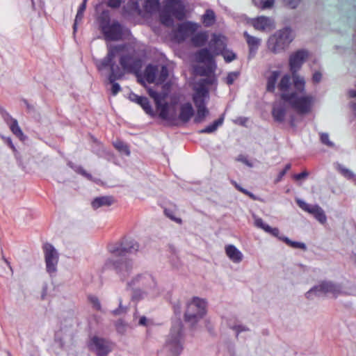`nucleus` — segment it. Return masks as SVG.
I'll use <instances>...</instances> for the list:
<instances>
[{
  "instance_id": "57",
  "label": "nucleus",
  "mask_w": 356,
  "mask_h": 356,
  "mask_svg": "<svg viewBox=\"0 0 356 356\" xmlns=\"http://www.w3.org/2000/svg\"><path fill=\"white\" fill-rule=\"evenodd\" d=\"M107 5H108V6H109L112 8H117L120 6L121 1L120 0H107Z\"/></svg>"
},
{
  "instance_id": "52",
  "label": "nucleus",
  "mask_w": 356,
  "mask_h": 356,
  "mask_svg": "<svg viewBox=\"0 0 356 356\" xmlns=\"http://www.w3.org/2000/svg\"><path fill=\"white\" fill-rule=\"evenodd\" d=\"M266 232L271 234L272 236L277 237L280 240V237H284V236H280V230L277 227L272 228L271 227H267Z\"/></svg>"
},
{
  "instance_id": "12",
  "label": "nucleus",
  "mask_w": 356,
  "mask_h": 356,
  "mask_svg": "<svg viewBox=\"0 0 356 356\" xmlns=\"http://www.w3.org/2000/svg\"><path fill=\"white\" fill-rule=\"evenodd\" d=\"M59 254L55 248L46 243V269L51 276L56 275Z\"/></svg>"
},
{
  "instance_id": "51",
  "label": "nucleus",
  "mask_w": 356,
  "mask_h": 356,
  "mask_svg": "<svg viewBox=\"0 0 356 356\" xmlns=\"http://www.w3.org/2000/svg\"><path fill=\"white\" fill-rule=\"evenodd\" d=\"M239 73L237 72H230L226 77V83L227 85L231 86L234 83V81L238 77Z\"/></svg>"
},
{
  "instance_id": "49",
  "label": "nucleus",
  "mask_w": 356,
  "mask_h": 356,
  "mask_svg": "<svg viewBox=\"0 0 356 356\" xmlns=\"http://www.w3.org/2000/svg\"><path fill=\"white\" fill-rule=\"evenodd\" d=\"M160 19L163 24L165 26H171L173 23V21L172 18L170 17V15L166 14L165 13H162L160 15Z\"/></svg>"
},
{
  "instance_id": "50",
  "label": "nucleus",
  "mask_w": 356,
  "mask_h": 356,
  "mask_svg": "<svg viewBox=\"0 0 356 356\" xmlns=\"http://www.w3.org/2000/svg\"><path fill=\"white\" fill-rule=\"evenodd\" d=\"M223 57H224V59L227 62V63H229V62H232V60H235L236 58V55L235 53H234L233 51H224L222 54H221Z\"/></svg>"
},
{
  "instance_id": "20",
  "label": "nucleus",
  "mask_w": 356,
  "mask_h": 356,
  "mask_svg": "<svg viewBox=\"0 0 356 356\" xmlns=\"http://www.w3.org/2000/svg\"><path fill=\"white\" fill-rule=\"evenodd\" d=\"M136 283H140V284L146 289H154L156 286L154 278L151 275L147 273L136 276L128 284L131 286Z\"/></svg>"
},
{
  "instance_id": "60",
  "label": "nucleus",
  "mask_w": 356,
  "mask_h": 356,
  "mask_svg": "<svg viewBox=\"0 0 356 356\" xmlns=\"http://www.w3.org/2000/svg\"><path fill=\"white\" fill-rule=\"evenodd\" d=\"M285 3L291 8H296L301 0H284Z\"/></svg>"
},
{
  "instance_id": "40",
  "label": "nucleus",
  "mask_w": 356,
  "mask_h": 356,
  "mask_svg": "<svg viewBox=\"0 0 356 356\" xmlns=\"http://www.w3.org/2000/svg\"><path fill=\"white\" fill-rule=\"evenodd\" d=\"M114 147L120 152L127 156L130 155V150L129 146L120 140H118L113 143Z\"/></svg>"
},
{
  "instance_id": "16",
  "label": "nucleus",
  "mask_w": 356,
  "mask_h": 356,
  "mask_svg": "<svg viewBox=\"0 0 356 356\" xmlns=\"http://www.w3.org/2000/svg\"><path fill=\"white\" fill-rule=\"evenodd\" d=\"M308 56V51L304 49L297 51L290 56L289 66L291 73H297Z\"/></svg>"
},
{
  "instance_id": "17",
  "label": "nucleus",
  "mask_w": 356,
  "mask_h": 356,
  "mask_svg": "<svg viewBox=\"0 0 356 356\" xmlns=\"http://www.w3.org/2000/svg\"><path fill=\"white\" fill-rule=\"evenodd\" d=\"M120 63L123 70L129 72H136L141 67V60L131 55L121 56Z\"/></svg>"
},
{
  "instance_id": "36",
  "label": "nucleus",
  "mask_w": 356,
  "mask_h": 356,
  "mask_svg": "<svg viewBox=\"0 0 356 356\" xmlns=\"http://www.w3.org/2000/svg\"><path fill=\"white\" fill-rule=\"evenodd\" d=\"M216 21L215 13L211 10H207L202 15V23L205 26H212Z\"/></svg>"
},
{
  "instance_id": "62",
  "label": "nucleus",
  "mask_w": 356,
  "mask_h": 356,
  "mask_svg": "<svg viewBox=\"0 0 356 356\" xmlns=\"http://www.w3.org/2000/svg\"><path fill=\"white\" fill-rule=\"evenodd\" d=\"M110 83L112 84L111 93L113 95H115L120 90V89H121L120 86L115 81L110 82Z\"/></svg>"
},
{
  "instance_id": "2",
  "label": "nucleus",
  "mask_w": 356,
  "mask_h": 356,
  "mask_svg": "<svg viewBox=\"0 0 356 356\" xmlns=\"http://www.w3.org/2000/svg\"><path fill=\"white\" fill-rule=\"evenodd\" d=\"M182 323L179 320L173 324L163 347V350L168 356H179L182 351Z\"/></svg>"
},
{
  "instance_id": "15",
  "label": "nucleus",
  "mask_w": 356,
  "mask_h": 356,
  "mask_svg": "<svg viewBox=\"0 0 356 356\" xmlns=\"http://www.w3.org/2000/svg\"><path fill=\"white\" fill-rule=\"evenodd\" d=\"M250 24L256 30L262 32H270L275 28L274 20L265 16L252 19Z\"/></svg>"
},
{
  "instance_id": "26",
  "label": "nucleus",
  "mask_w": 356,
  "mask_h": 356,
  "mask_svg": "<svg viewBox=\"0 0 356 356\" xmlns=\"http://www.w3.org/2000/svg\"><path fill=\"white\" fill-rule=\"evenodd\" d=\"M115 202L112 196H101L97 197L92 202V207L94 209H97L102 207H109Z\"/></svg>"
},
{
  "instance_id": "35",
  "label": "nucleus",
  "mask_w": 356,
  "mask_h": 356,
  "mask_svg": "<svg viewBox=\"0 0 356 356\" xmlns=\"http://www.w3.org/2000/svg\"><path fill=\"white\" fill-rule=\"evenodd\" d=\"M280 75L279 71H274L268 76L267 80V90L269 92H273L275 89V84L278 77Z\"/></svg>"
},
{
  "instance_id": "10",
  "label": "nucleus",
  "mask_w": 356,
  "mask_h": 356,
  "mask_svg": "<svg viewBox=\"0 0 356 356\" xmlns=\"http://www.w3.org/2000/svg\"><path fill=\"white\" fill-rule=\"evenodd\" d=\"M139 244L134 239L124 238L120 243L111 248L110 252L114 257H124L127 253H134L139 250Z\"/></svg>"
},
{
  "instance_id": "53",
  "label": "nucleus",
  "mask_w": 356,
  "mask_h": 356,
  "mask_svg": "<svg viewBox=\"0 0 356 356\" xmlns=\"http://www.w3.org/2000/svg\"><path fill=\"white\" fill-rule=\"evenodd\" d=\"M254 225L262 229H264L265 232L267 230V227H269L268 225L266 224L263 220L260 218H254Z\"/></svg>"
},
{
  "instance_id": "25",
  "label": "nucleus",
  "mask_w": 356,
  "mask_h": 356,
  "mask_svg": "<svg viewBox=\"0 0 356 356\" xmlns=\"http://www.w3.org/2000/svg\"><path fill=\"white\" fill-rule=\"evenodd\" d=\"M225 252L229 259L234 263H239L243 260V254L233 245H226Z\"/></svg>"
},
{
  "instance_id": "14",
  "label": "nucleus",
  "mask_w": 356,
  "mask_h": 356,
  "mask_svg": "<svg viewBox=\"0 0 356 356\" xmlns=\"http://www.w3.org/2000/svg\"><path fill=\"white\" fill-rule=\"evenodd\" d=\"M198 26L195 23L186 22L179 24L175 33V38L177 42L184 41L189 35L193 34L197 29Z\"/></svg>"
},
{
  "instance_id": "9",
  "label": "nucleus",
  "mask_w": 356,
  "mask_h": 356,
  "mask_svg": "<svg viewBox=\"0 0 356 356\" xmlns=\"http://www.w3.org/2000/svg\"><path fill=\"white\" fill-rule=\"evenodd\" d=\"M100 26L106 40L118 41L122 39L123 27L118 21L102 22Z\"/></svg>"
},
{
  "instance_id": "64",
  "label": "nucleus",
  "mask_w": 356,
  "mask_h": 356,
  "mask_svg": "<svg viewBox=\"0 0 356 356\" xmlns=\"http://www.w3.org/2000/svg\"><path fill=\"white\" fill-rule=\"evenodd\" d=\"M90 301L92 303L93 307L96 309H97V310H100L101 309V304H100V302H99V301L97 298L92 297V298H90Z\"/></svg>"
},
{
  "instance_id": "27",
  "label": "nucleus",
  "mask_w": 356,
  "mask_h": 356,
  "mask_svg": "<svg viewBox=\"0 0 356 356\" xmlns=\"http://www.w3.org/2000/svg\"><path fill=\"white\" fill-rule=\"evenodd\" d=\"M158 69L156 66L148 65L144 72V77L148 83L157 82Z\"/></svg>"
},
{
  "instance_id": "7",
  "label": "nucleus",
  "mask_w": 356,
  "mask_h": 356,
  "mask_svg": "<svg viewBox=\"0 0 356 356\" xmlns=\"http://www.w3.org/2000/svg\"><path fill=\"white\" fill-rule=\"evenodd\" d=\"M120 257V259H107L104 264V268H113L121 277L122 280H124L130 275L133 268V264L131 260L123 257Z\"/></svg>"
},
{
  "instance_id": "19",
  "label": "nucleus",
  "mask_w": 356,
  "mask_h": 356,
  "mask_svg": "<svg viewBox=\"0 0 356 356\" xmlns=\"http://www.w3.org/2000/svg\"><path fill=\"white\" fill-rule=\"evenodd\" d=\"M226 39L221 35H213L209 42V47L214 55L222 54L226 47Z\"/></svg>"
},
{
  "instance_id": "29",
  "label": "nucleus",
  "mask_w": 356,
  "mask_h": 356,
  "mask_svg": "<svg viewBox=\"0 0 356 356\" xmlns=\"http://www.w3.org/2000/svg\"><path fill=\"white\" fill-rule=\"evenodd\" d=\"M207 40L208 35L205 32L195 33L191 38L192 44L196 47L203 46Z\"/></svg>"
},
{
  "instance_id": "42",
  "label": "nucleus",
  "mask_w": 356,
  "mask_h": 356,
  "mask_svg": "<svg viewBox=\"0 0 356 356\" xmlns=\"http://www.w3.org/2000/svg\"><path fill=\"white\" fill-rule=\"evenodd\" d=\"M148 94L152 99H154L155 104H159V102H163L166 97L165 94L159 93L152 88L148 89Z\"/></svg>"
},
{
  "instance_id": "21",
  "label": "nucleus",
  "mask_w": 356,
  "mask_h": 356,
  "mask_svg": "<svg viewBox=\"0 0 356 356\" xmlns=\"http://www.w3.org/2000/svg\"><path fill=\"white\" fill-rule=\"evenodd\" d=\"M129 99L131 101L134 102L141 106L143 110L151 116H154L155 113L152 109L148 99L145 97L139 96L135 93H130Z\"/></svg>"
},
{
  "instance_id": "38",
  "label": "nucleus",
  "mask_w": 356,
  "mask_h": 356,
  "mask_svg": "<svg viewBox=\"0 0 356 356\" xmlns=\"http://www.w3.org/2000/svg\"><path fill=\"white\" fill-rule=\"evenodd\" d=\"M280 240L284 242L286 245L296 249H301L302 250H307V246L304 243L292 241L287 237H280Z\"/></svg>"
},
{
  "instance_id": "48",
  "label": "nucleus",
  "mask_w": 356,
  "mask_h": 356,
  "mask_svg": "<svg viewBox=\"0 0 356 356\" xmlns=\"http://www.w3.org/2000/svg\"><path fill=\"white\" fill-rule=\"evenodd\" d=\"M0 114L8 126L13 122V120H16V119L12 118V116L2 107H0Z\"/></svg>"
},
{
  "instance_id": "34",
  "label": "nucleus",
  "mask_w": 356,
  "mask_h": 356,
  "mask_svg": "<svg viewBox=\"0 0 356 356\" xmlns=\"http://www.w3.org/2000/svg\"><path fill=\"white\" fill-rule=\"evenodd\" d=\"M156 109L158 110L159 114V117L162 120H169L168 113H169V106L168 103H162V102H159V104H156Z\"/></svg>"
},
{
  "instance_id": "32",
  "label": "nucleus",
  "mask_w": 356,
  "mask_h": 356,
  "mask_svg": "<svg viewBox=\"0 0 356 356\" xmlns=\"http://www.w3.org/2000/svg\"><path fill=\"white\" fill-rule=\"evenodd\" d=\"M292 78L295 89L300 92H305V81L303 77L300 76L297 73H292Z\"/></svg>"
},
{
  "instance_id": "47",
  "label": "nucleus",
  "mask_w": 356,
  "mask_h": 356,
  "mask_svg": "<svg viewBox=\"0 0 356 356\" xmlns=\"http://www.w3.org/2000/svg\"><path fill=\"white\" fill-rule=\"evenodd\" d=\"M339 170L344 177L356 183V175L353 172L343 167H340Z\"/></svg>"
},
{
  "instance_id": "5",
  "label": "nucleus",
  "mask_w": 356,
  "mask_h": 356,
  "mask_svg": "<svg viewBox=\"0 0 356 356\" xmlns=\"http://www.w3.org/2000/svg\"><path fill=\"white\" fill-rule=\"evenodd\" d=\"M207 302L204 299L194 297L191 302L187 304L185 312V321L194 325L206 314Z\"/></svg>"
},
{
  "instance_id": "54",
  "label": "nucleus",
  "mask_w": 356,
  "mask_h": 356,
  "mask_svg": "<svg viewBox=\"0 0 356 356\" xmlns=\"http://www.w3.org/2000/svg\"><path fill=\"white\" fill-rule=\"evenodd\" d=\"M231 328L236 332V337H238L240 332L249 330L248 327L243 325H236L231 327Z\"/></svg>"
},
{
  "instance_id": "43",
  "label": "nucleus",
  "mask_w": 356,
  "mask_h": 356,
  "mask_svg": "<svg viewBox=\"0 0 356 356\" xmlns=\"http://www.w3.org/2000/svg\"><path fill=\"white\" fill-rule=\"evenodd\" d=\"M255 6L261 9H268L273 7L274 0H253Z\"/></svg>"
},
{
  "instance_id": "18",
  "label": "nucleus",
  "mask_w": 356,
  "mask_h": 356,
  "mask_svg": "<svg viewBox=\"0 0 356 356\" xmlns=\"http://www.w3.org/2000/svg\"><path fill=\"white\" fill-rule=\"evenodd\" d=\"M165 8L177 19L182 20L185 17V7L180 0H166Z\"/></svg>"
},
{
  "instance_id": "56",
  "label": "nucleus",
  "mask_w": 356,
  "mask_h": 356,
  "mask_svg": "<svg viewBox=\"0 0 356 356\" xmlns=\"http://www.w3.org/2000/svg\"><path fill=\"white\" fill-rule=\"evenodd\" d=\"M321 140L323 143L327 145L329 147H333L334 144L330 141L329 136L327 134H321Z\"/></svg>"
},
{
  "instance_id": "58",
  "label": "nucleus",
  "mask_w": 356,
  "mask_h": 356,
  "mask_svg": "<svg viewBox=\"0 0 356 356\" xmlns=\"http://www.w3.org/2000/svg\"><path fill=\"white\" fill-rule=\"evenodd\" d=\"M83 17V13H80L79 11L77 12V14L75 17L74 23L73 25L74 31H76L77 24L79 22H81Z\"/></svg>"
},
{
  "instance_id": "24",
  "label": "nucleus",
  "mask_w": 356,
  "mask_h": 356,
  "mask_svg": "<svg viewBox=\"0 0 356 356\" xmlns=\"http://www.w3.org/2000/svg\"><path fill=\"white\" fill-rule=\"evenodd\" d=\"M215 56L216 55H214L213 53H211L207 48H204L199 50L196 53L195 58L197 61L199 63L211 64L214 63L213 57Z\"/></svg>"
},
{
  "instance_id": "28",
  "label": "nucleus",
  "mask_w": 356,
  "mask_h": 356,
  "mask_svg": "<svg viewBox=\"0 0 356 356\" xmlns=\"http://www.w3.org/2000/svg\"><path fill=\"white\" fill-rule=\"evenodd\" d=\"M127 10L125 8H124V15L128 14V15H134L137 14L138 15H143L142 10L140 8V6L138 3V0H129V1L127 3Z\"/></svg>"
},
{
  "instance_id": "41",
  "label": "nucleus",
  "mask_w": 356,
  "mask_h": 356,
  "mask_svg": "<svg viewBox=\"0 0 356 356\" xmlns=\"http://www.w3.org/2000/svg\"><path fill=\"white\" fill-rule=\"evenodd\" d=\"M68 165L73 168L77 173L83 175L86 177L89 180L94 181L97 182V180L93 179L91 174L87 172L81 166L74 165L72 162H69Z\"/></svg>"
},
{
  "instance_id": "3",
  "label": "nucleus",
  "mask_w": 356,
  "mask_h": 356,
  "mask_svg": "<svg viewBox=\"0 0 356 356\" xmlns=\"http://www.w3.org/2000/svg\"><path fill=\"white\" fill-rule=\"evenodd\" d=\"M292 31L285 27L270 35L267 41V47L273 54L284 51L293 40Z\"/></svg>"
},
{
  "instance_id": "22",
  "label": "nucleus",
  "mask_w": 356,
  "mask_h": 356,
  "mask_svg": "<svg viewBox=\"0 0 356 356\" xmlns=\"http://www.w3.org/2000/svg\"><path fill=\"white\" fill-rule=\"evenodd\" d=\"M194 115V109L192 104L189 102L181 104L179 108V120L187 123Z\"/></svg>"
},
{
  "instance_id": "46",
  "label": "nucleus",
  "mask_w": 356,
  "mask_h": 356,
  "mask_svg": "<svg viewBox=\"0 0 356 356\" xmlns=\"http://www.w3.org/2000/svg\"><path fill=\"white\" fill-rule=\"evenodd\" d=\"M164 213L167 217H168L172 220L176 222L179 225L182 224V220L180 218H177L175 216V209L165 208Z\"/></svg>"
},
{
  "instance_id": "23",
  "label": "nucleus",
  "mask_w": 356,
  "mask_h": 356,
  "mask_svg": "<svg viewBox=\"0 0 356 356\" xmlns=\"http://www.w3.org/2000/svg\"><path fill=\"white\" fill-rule=\"evenodd\" d=\"M243 36L249 47L250 56L253 57L261 44V39L250 35L247 31L243 33Z\"/></svg>"
},
{
  "instance_id": "63",
  "label": "nucleus",
  "mask_w": 356,
  "mask_h": 356,
  "mask_svg": "<svg viewBox=\"0 0 356 356\" xmlns=\"http://www.w3.org/2000/svg\"><path fill=\"white\" fill-rule=\"evenodd\" d=\"M309 175V173L307 171H303L299 174H296L293 175V179L295 180H300L302 179H306Z\"/></svg>"
},
{
  "instance_id": "61",
  "label": "nucleus",
  "mask_w": 356,
  "mask_h": 356,
  "mask_svg": "<svg viewBox=\"0 0 356 356\" xmlns=\"http://www.w3.org/2000/svg\"><path fill=\"white\" fill-rule=\"evenodd\" d=\"M4 138V141H5L6 144L13 151L14 153H16L17 151L15 148V146L14 145V144L13 143L11 138L7 137V138Z\"/></svg>"
},
{
  "instance_id": "4",
  "label": "nucleus",
  "mask_w": 356,
  "mask_h": 356,
  "mask_svg": "<svg viewBox=\"0 0 356 356\" xmlns=\"http://www.w3.org/2000/svg\"><path fill=\"white\" fill-rule=\"evenodd\" d=\"M281 98L288 102L289 105L298 114H307L310 112L314 102V97L312 95L298 96L295 92L290 94L282 93Z\"/></svg>"
},
{
  "instance_id": "13",
  "label": "nucleus",
  "mask_w": 356,
  "mask_h": 356,
  "mask_svg": "<svg viewBox=\"0 0 356 356\" xmlns=\"http://www.w3.org/2000/svg\"><path fill=\"white\" fill-rule=\"evenodd\" d=\"M298 205L305 211L313 215L321 223L326 222L327 218L324 211L317 204H309L300 199H296Z\"/></svg>"
},
{
  "instance_id": "6",
  "label": "nucleus",
  "mask_w": 356,
  "mask_h": 356,
  "mask_svg": "<svg viewBox=\"0 0 356 356\" xmlns=\"http://www.w3.org/2000/svg\"><path fill=\"white\" fill-rule=\"evenodd\" d=\"M208 95L209 91L204 86L200 85L195 88V93L193 95V100L197 108V113L193 120L196 124L204 122L206 117L209 114L205 103V98Z\"/></svg>"
},
{
  "instance_id": "55",
  "label": "nucleus",
  "mask_w": 356,
  "mask_h": 356,
  "mask_svg": "<svg viewBox=\"0 0 356 356\" xmlns=\"http://www.w3.org/2000/svg\"><path fill=\"white\" fill-rule=\"evenodd\" d=\"M127 312V307L122 305L121 302H120L119 307L112 312L115 316L122 315Z\"/></svg>"
},
{
  "instance_id": "33",
  "label": "nucleus",
  "mask_w": 356,
  "mask_h": 356,
  "mask_svg": "<svg viewBox=\"0 0 356 356\" xmlns=\"http://www.w3.org/2000/svg\"><path fill=\"white\" fill-rule=\"evenodd\" d=\"M159 8V0H145L144 3V10L149 14L156 13Z\"/></svg>"
},
{
  "instance_id": "31",
  "label": "nucleus",
  "mask_w": 356,
  "mask_h": 356,
  "mask_svg": "<svg viewBox=\"0 0 356 356\" xmlns=\"http://www.w3.org/2000/svg\"><path fill=\"white\" fill-rule=\"evenodd\" d=\"M272 115L275 121L282 122L284 120L286 110L282 106H274L272 111Z\"/></svg>"
},
{
  "instance_id": "30",
  "label": "nucleus",
  "mask_w": 356,
  "mask_h": 356,
  "mask_svg": "<svg viewBox=\"0 0 356 356\" xmlns=\"http://www.w3.org/2000/svg\"><path fill=\"white\" fill-rule=\"evenodd\" d=\"M11 132L17 137L20 140L24 141L26 139V136L22 132L21 128L18 124L17 120H13V122L8 125Z\"/></svg>"
},
{
  "instance_id": "1",
  "label": "nucleus",
  "mask_w": 356,
  "mask_h": 356,
  "mask_svg": "<svg viewBox=\"0 0 356 356\" xmlns=\"http://www.w3.org/2000/svg\"><path fill=\"white\" fill-rule=\"evenodd\" d=\"M108 54L106 57L96 63L99 70H102L107 67H110L111 74L108 76L109 82H113L120 79L124 76V70L121 69L114 61V58L120 52H121L124 45H111L108 44Z\"/></svg>"
},
{
  "instance_id": "39",
  "label": "nucleus",
  "mask_w": 356,
  "mask_h": 356,
  "mask_svg": "<svg viewBox=\"0 0 356 356\" xmlns=\"http://www.w3.org/2000/svg\"><path fill=\"white\" fill-rule=\"evenodd\" d=\"M291 86V78L288 74L284 75L279 84L278 88L282 92H286L289 89Z\"/></svg>"
},
{
  "instance_id": "37",
  "label": "nucleus",
  "mask_w": 356,
  "mask_h": 356,
  "mask_svg": "<svg viewBox=\"0 0 356 356\" xmlns=\"http://www.w3.org/2000/svg\"><path fill=\"white\" fill-rule=\"evenodd\" d=\"M223 118H220L219 119L215 120L212 124L208 125L204 129L200 130L199 132L200 134H210L214 132L217 128L222 124Z\"/></svg>"
},
{
  "instance_id": "44",
  "label": "nucleus",
  "mask_w": 356,
  "mask_h": 356,
  "mask_svg": "<svg viewBox=\"0 0 356 356\" xmlns=\"http://www.w3.org/2000/svg\"><path fill=\"white\" fill-rule=\"evenodd\" d=\"M168 76V70L166 66L163 65L161 68L159 74L157 76V83H162Z\"/></svg>"
},
{
  "instance_id": "45",
  "label": "nucleus",
  "mask_w": 356,
  "mask_h": 356,
  "mask_svg": "<svg viewBox=\"0 0 356 356\" xmlns=\"http://www.w3.org/2000/svg\"><path fill=\"white\" fill-rule=\"evenodd\" d=\"M115 328L117 332L120 334H124L127 330L128 325L122 320L120 319L116 321Z\"/></svg>"
},
{
  "instance_id": "11",
  "label": "nucleus",
  "mask_w": 356,
  "mask_h": 356,
  "mask_svg": "<svg viewBox=\"0 0 356 356\" xmlns=\"http://www.w3.org/2000/svg\"><path fill=\"white\" fill-rule=\"evenodd\" d=\"M88 347L97 356H107L112 350V343L104 338L93 337Z\"/></svg>"
},
{
  "instance_id": "8",
  "label": "nucleus",
  "mask_w": 356,
  "mask_h": 356,
  "mask_svg": "<svg viewBox=\"0 0 356 356\" xmlns=\"http://www.w3.org/2000/svg\"><path fill=\"white\" fill-rule=\"evenodd\" d=\"M332 293L334 297L338 296L342 293L341 287L330 281H324L318 285L314 286L309 291H308L305 296L308 299H311L313 295L320 296L321 293Z\"/></svg>"
},
{
  "instance_id": "59",
  "label": "nucleus",
  "mask_w": 356,
  "mask_h": 356,
  "mask_svg": "<svg viewBox=\"0 0 356 356\" xmlns=\"http://www.w3.org/2000/svg\"><path fill=\"white\" fill-rule=\"evenodd\" d=\"M83 17V13H80L79 11L77 12V14L75 17L74 23L73 25L74 31H76L77 24L79 22H81Z\"/></svg>"
}]
</instances>
